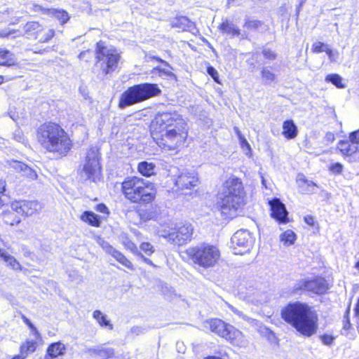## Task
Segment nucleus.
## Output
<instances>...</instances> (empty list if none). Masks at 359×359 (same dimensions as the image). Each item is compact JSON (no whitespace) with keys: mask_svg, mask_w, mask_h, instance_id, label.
<instances>
[{"mask_svg":"<svg viewBox=\"0 0 359 359\" xmlns=\"http://www.w3.org/2000/svg\"><path fill=\"white\" fill-rule=\"evenodd\" d=\"M150 135L161 150L177 151L187 142L189 127L177 111H159L151 122Z\"/></svg>","mask_w":359,"mask_h":359,"instance_id":"1","label":"nucleus"},{"mask_svg":"<svg viewBox=\"0 0 359 359\" xmlns=\"http://www.w3.org/2000/svg\"><path fill=\"white\" fill-rule=\"evenodd\" d=\"M35 139L41 149L57 158L67 156L74 147V141L63 126L56 121H46L35 130Z\"/></svg>","mask_w":359,"mask_h":359,"instance_id":"2","label":"nucleus"},{"mask_svg":"<svg viewBox=\"0 0 359 359\" xmlns=\"http://www.w3.org/2000/svg\"><path fill=\"white\" fill-rule=\"evenodd\" d=\"M280 318L297 332L310 337L317 332L318 316L313 306L300 301L290 302L280 310Z\"/></svg>","mask_w":359,"mask_h":359,"instance_id":"3","label":"nucleus"},{"mask_svg":"<svg viewBox=\"0 0 359 359\" xmlns=\"http://www.w3.org/2000/svg\"><path fill=\"white\" fill-rule=\"evenodd\" d=\"M222 196L217 208L224 219L236 217L246 204V192L242 180L231 175L223 183Z\"/></svg>","mask_w":359,"mask_h":359,"instance_id":"4","label":"nucleus"},{"mask_svg":"<svg viewBox=\"0 0 359 359\" xmlns=\"http://www.w3.org/2000/svg\"><path fill=\"white\" fill-rule=\"evenodd\" d=\"M120 194L130 204L147 205L154 203L157 190L154 184L137 176L126 177L120 182Z\"/></svg>","mask_w":359,"mask_h":359,"instance_id":"5","label":"nucleus"},{"mask_svg":"<svg viewBox=\"0 0 359 359\" xmlns=\"http://www.w3.org/2000/svg\"><path fill=\"white\" fill-rule=\"evenodd\" d=\"M95 66L100 74L107 76L118 72L121 61V53L115 47L109 46L104 41L100 40L95 44Z\"/></svg>","mask_w":359,"mask_h":359,"instance_id":"6","label":"nucleus"},{"mask_svg":"<svg viewBox=\"0 0 359 359\" xmlns=\"http://www.w3.org/2000/svg\"><path fill=\"white\" fill-rule=\"evenodd\" d=\"M161 94L158 83L144 82L128 87L119 96L118 107L125 109L127 107L149 100Z\"/></svg>","mask_w":359,"mask_h":359,"instance_id":"7","label":"nucleus"},{"mask_svg":"<svg viewBox=\"0 0 359 359\" xmlns=\"http://www.w3.org/2000/svg\"><path fill=\"white\" fill-rule=\"evenodd\" d=\"M184 252L189 260L203 269L215 267L222 256L221 250L217 245L205 242L188 248Z\"/></svg>","mask_w":359,"mask_h":359,"instance_id":"8","label":"nucleus"},{"mask_svg":"<svg viewBox=\"0 0 359 359\" xmlns=\"http://www.w3.org/2000/svg\"><path fill=\"white\" fill-rule=\"evenodd\" d=\"M55 34L56 31L52 26L37 20L27 21L23 26L24 36L36 45L50 43Z\"/></svg>","mask_w":359,"mask_h":359,"instance_id":"9","label":"nucleus"},{"mask_svg":"<svg viewBox=\"0 0 359 359\" xmlns=\"http://www.w3.org/2000/svg\"><path fill=\"white\" fill-rule=\"evenodd\" d=\"M332 285V282L325 276L316 275L311 278L299 280L294 287V292L322 296L329 292Z\"/></svg>","mask_w":359,"mask_h":359,"instance_id":"10","label":"nucleus"},{"mask_svg":"<svg viewBox=\"0 0 359 359\" xmlns=\"http://www.w3.org/2000/svg\"><path fill=\"white\" fill-rule=\"evenodd\" d=\"M79 174L85 177L86 180L95 182L102 176L100 154L95 147H90L86 154L84 163Z\"/></svg>","mask_w":359,"mask_h":359,"instance_id":"11","label":"nucleus"},{"mask_svg":"<svg viewBox=\"0 0 359 359\" xmlns=\"http://www.w3.org/2000/svg\"><path fill=\"white\" fill-rule=\"evenodd\" d=\"M194 232L193 224L188 221H183L175 223L165 238L173 245L182 246L192 240Z\"/></svg>","mask_w":359,"mask_h":359,"instance_id":"12","label":"nucleus"},{"mask_svg":"<svg viewBox=\"0 0 359 359\" xmlns=\"http://www.w3.org/2000/svg\"><path fill=\"white\" fill-rule=\"evenodd\" d=\"M205 323L211 332L231 344H234L242 334L241 332L232 325L217 318H210Z\"/></svg>","mask_w":359,"mask_h":359,"instance_id":"13","label":"nucleus"},{"mask_svg":"<svg viewBox=\"0 0 359 359\" xmlns=\"http://www.w3.org/2000/svg\"><path fill=\"white\" fill-rule=\"evenodd\" d=\"M22 319L25 325L30 329L35 337V339H26L19 348V353L15 355L11 359H25L29 354L34 353L39 344L42 342V337L37 328L31 323L25 316H22Z\"/></svg>","mask_w":359,"mask_h":359,"instance_id":"14","label":"nucleus"},{"mask_svg":"<svg viewBox=\"0 0 359 359\" xmlns=\"http://www.w3.org/2000/svg\"><path fill=\"white\" fill-rule=\"evenodd\" d=\"M252 248L250 233L245 230L237 231L231 238V248L234 255H243Z\"/></svg>","mask_w":359,"mask_h":359,"instance_id":"15","label":"nucleus"},{"mask_svg":"<svg viewBox=\"0 0 359 359\" xmlns=\"http://www.w3.org/2000/svg\"><path fill=\"white\" fill-rule=\"evenodd\" d=\"M198 184V178L193 173L182 172L178 175L174 183V190L180 195L191 194Z\"/></svg>","mask_w":359,"mask_h":359,"instance_id":"16","label":"nucleus"},{"mask_svg":"<svg viewBox=\"0 0 359 359\" xmlns=\"http://www.w3.org/2000/svg\"><path fill=\"white\" fill-rule=\"evenodd\" d=\"M270 206V217L279 224H286L290 220L285 205L278 198H273L268 201Z\"/></svg>","mask_w":359,"mask_h":359,"instance_id":"17","label":"nucleus"},{"mask_svg":"<svg viewBox=\"0 0 359 359\" xmlns=\"http://www.w3.org/2000/svg\"><path fill=\"white\" fill-rule=\"evenodd\" d=\"M22 218H27L37 213L41 208L39 203L34 200L15 199L13 201Z\"/></svg>","mask_w":359,"mask_h":359,"instance_id":"18","label":"nucleus"},{"mask_svg":"<svg viewBox=\"0 0 359 359\" xmlns=\"http://www.w3.org/2000/svg\"><path fill=\"white\" fill-rule=\"evenodd\" d=\"M171 28L177 29L180 32H188L194 36L200 34L196 24L186 16H176L170 22Z\"/></svg>","mask_w":359,"mask_h":359,"instance_id":"19","label":"nucleus"},{"mask_svg":"<svg viewBox=\"0 0 359 359\" xmlns=\"http://www.w3.org/2000/svg\"><path fill=\"white\" fill-rule=\"evenodd\" d=\"M1 217L4 223L10 226H18L21 223L22 219L18 209L15 208L13 201L11 202L9 208L2 211Z\"/></svg>","mask_w":359,"mask_h":359,"instance_id":"20","label":"nucleus"},{"mask_svg":"<svg viewBox=\"0 0 359 359\" xmlns=\"http://www.w3.org/2000/svg\"><path fill=\"white\" fill-rule=\"evenodd\" d=\"M122 245L125 247L126 249L130 250L133 254L139 257L143 262L149 265L153 268H156L157 266L154 264L152 261L147 257H146L142 253L138 251L137 245L132 241L128 237H125L122 241Z\"/></svg>","mask_w":359,"mask_h":359,"instance_id":"21","label":"nucleus"},{"mask_svg":"<svg viewBox=\"0 0 359 359\" xmlns=\"http://www.w3.org/2000/svg\"><path fill=\"white\" fill-rule=\"evenodd\" d=\"M18 65L14 53L6 48H0V66L11 67Z\"/></svg>","mask_w":359,"mask_h":359,"instance_id":"22","label":"nucleus"},{"mask_svg":"<svg viewBox=\"0 0 359 359\" xmlns=\"http://www.w3.org/2000/svg\"><path fill=\"white\" fill-rule=\"evenodd\" d=\"M218 29L221 33L227 34L231 37L238 36L241 34V29L228 18L222 20L218 26Z\"/></svg>","mask_w":359,"mask_h":359,"instance_id":"23","label":"nucleus"},{"mask_svg":"<svg viewBox=\"0 0 359 359\" xmlns=\"http://www.w3.org/2000/svg\"><path fill=\"white\" fill-rule=\"evenodd\" d=\"M282 135L286 140H292L297 136L298 128L292 119H286L283 122Z\"/></svg>","mask_w":359,"mask_h":359,"instance_id":"24","label":"nucleus"},{"mask_svg":"<svg viewBox=\"0 0 359 359\" xmlns=\"http://www.w3.org/2000/svg\"><path fill=\"white\" fill-rule=\"evenodd\" d=\"M79 218L82 222L86 223L88 225L95 228L100 227L102 222V217L96 215L93 211L86 210L83 212Z\"/></svg>","mask_w":359,"mask_h":359,"instance_id":"25","label":"nucleus"},{"mask_svg":"<svg viewBox=\"0 0 359 359\" xmlns=\"http://www.w3.org/2000/svg\"><path fill=\"white\" fill-rule=\"evenodd\" d=\"M156 165L153 163H149L146 161H141L137 164V172L143 177H150L156 174Z\"/></svg>","mask_w":359,"mask_h":359,"instance_id":"26","label":"nucleus"},{"mask_svg":"<svg viewBox=\"0 0 359 359\" xmlns=\"http://www.w3.org/2000/svg\"><path fill=\"white\" fill-rule=\"evenodd\" d=\"M111 255L122 266H125L130 271H135V266L133 265L132 262L121 252L114 249L111 252Z\"/></svg>","mask_w":359,"mask_h":359,"instance_id":"27","label":"nucleus"},{"mask_svg":"<svg viewBox=\"0 0 359 359\" xmlns=\"http://www.w3.org/2000/svg\"><path fill=\"white\" fill-rule=\"evenodd\" d=\"M10 166L17 172H24L26 173H28V172L30 173L31 179L35 180L37 177L36 173L34 171H33L25 163H24L21 161L13 160L10 163Z\"/></svg>","mask_w":359,"mask_h":359,"instance_id":"28","label":"nucleus"},{"mask_svg":"<svg viewBox=\"0 0 359 359\" xmlns=\"http://www.w3.org/2000/svg\"><path fill=\"white\" fill-rule=\"evenodd\" d=\"M92 353L98 359H112L115 356V350L113 348L100 347L93 350Z\"/></svg>","mask_w":359,"mask_h":359,"instance_id":"29","label":"nucleus"},{"mask_svg":"<svg viewBox=\"0 0 359 359\" xmlns=\"http://www.w3.org/2000/svg\"><path fill=\"white\" fill-rule=\"evenodd\" d=\"M172 67L170 65V68L168 67H161L160 66H156L154 67L151 70V74H153V76L161 77V78H173L175 76V74L172 72Z\"/></svg>","mask_w":359,"mask_h":359,"instance_id":"30","label":"nucleus"},{"mask_svg":"<svg viewBox=\"0 0 359 359\" xmlns=\"http://www.w3.org/2000/svg\"><path fill=\"white\" fill-rule=\"evenodd\" d=\"M5 262L7 263V265L14 271H21L22 267L20 262L12 255L6 252V251L1 254L0 257Z\"/></svg>","mask_w":359,"mask_h":359,"instance_id":"31","label":"nucleus"},{"mask_svg":"<svg viewBox=\"0 0 359 359\" xmlns=\"http://www.w3.org/2000/svg\"><path fill=\"white\" fill-rule=\"evenodd\" d=\"M93 317L96 320L100 327H107L109 330L113 329V325L107 319V316L100 310L94 311L93 313Z\"/></svg>","mask_w":359,"mask_h":359,"instance_id":"32","label":"nucleus"},{"mask_svg":"<svg viewBox=\"0 0 359 359\" xmlns=\"http://www.w3.org/2000/svg\"><path fill=\"white\" fill-rule=\"evenodd\" d=\"M260 76L265 83H271L276 80V74L273 72L271 67H264L260 70Z\"/></svg>","mask_w":359,"mask_h":359,"instance_id":"33","label":"nucleus"},{"mask_svg":"<svg viewBox=\"0 0 359 359\" xmlns=\"http://www.w3.org/2000/svg\"><path fill=\"white\" fill-rule=\"evenodd\" d=\"M57 19L61 25L67 23L69 20L68 13L63 9H52L48 12Z\"/></svg>","mask_w":359,"mask_h":359,"instance_id":"34","label":"nucleus"},{"mask_svg":"<svg viewBox=\"0 0 359 359\" xmlns=\"http://www.w3.org/2000/svg\"><path fill=\"white\" fill-rule=\"evenodd\" d=\"M280 238L285 245L290 246L294 243L297 236L293 231L287 229L280 234Z\"/></svg>","mask_w":359,"mask_h":359,"instance_id":"35","label":"nucleus"},{"mask_svg":"<svg viewBox=\"0 0 359 359\" xmlns=\"http://www.w3.org/2000/svg\"><path fill=\"white\" fill-rule=\"evenodd\" d=\"M325 81L327 83H331L332 84H333L334 86L339 89L344 88L346 86V85L343 83L342 78L338 74H327L325 78Z\"/></svg>","mask_w":359,"mask_h":359,"instance_id":"36","label":"nucleus"},{"mask_svg":"<svg viewBox=\"0 0 359 359\" xmlns=\"http://www.w3.org/2000/svg\"><path fill=\"white\" fill-rule=\"evenodd\" d=\"M9 198V195L6 193V182L4 180H0V208L7 204Z\"/></svg>","mask_w":359,"mask_h":359,"instance_id":"37","label":"nucleus"},{"mask_svg":"<svg viewBox=\"0 0 359 359\" xmlns=\"http://www.w3.org/2000/svg\"><path fill=\"white\" fill-rule=\"evenodd\" d=\"M263 25V22L258 20H246L243 24V27L247 29L248 31H256L262 25Z\"/></svg>","mask_w":359,"mask_h":359,"instance_id":"38","label":"nucleus"},{"mask_svg":"<svg viewBox=\"0 0 359 359\" xmlns=\"http://www.w3.org/2000/svg\"><path fill=\"white\" fill-rule=\"evenodd\" d=\"M246 62L252 71L257 68V65L259 62L258 53H250V57L246 60Z\"/></svg>","mask_w":359,"mask_h":359,"instance_id":"39","label":"nucleus"},{"mask_svg":"<svg viewBox=\"0 0 359 359\" xmlns=\"http://www.w3.org/2000/svg\"><path fill=\"white\" fill-rule=\"evenodd\" d=\"M140 248L147 256H151L155 251L154 246L149 242L141 243Z\"/></svg>","mask_w":359,"mask_h":359,"instance_id":"40","label":"nucleus"},{"mask_svg":"<svg viewBox=\"0 0 359 359\" xmlns=\"http://www.w3.org/2000/svg\"><path fill=\"white\" fill-rule=\"evenodd\" d=\"M135 212L139 216L141 221L147 222L148 220H150L152 217L151 212L148 210H144L137 208H136Z\"/></svg>","mask_w":359,"mask_h":359,"instance_id":"41","label":"nucleus"},{"mask_svg":"<svg viewBox=\"0 0 359 359\" xmlns=\"http://www.w3.org/2000/svg\"><path fill=\"white\" fill-rule=\"evenodd\" d=\"M262 54L264 59L267 60H274L277 58V53L276 51L271 48H263L262 50Z\"/></svg>","mask_w":359,"mask_h":359,"instance_id":"42","label":"nucleus"},{"mask_svg":"<svg viewBox=\"0 0 359 359\" xmlns=\"http://www.w3.org/2000/svg\"><path fill=\"white\" fill-rule=\"evenodd\" d=\"M207 73L212 78L213 81L218 83L221 84V81L219 77V74L217 69L211 65H208L207 67Z\"/></svg>","mask_w":359,"mask_h":359,"instance_id":"43","label":"nucleus"},{"mask_svg":"<svg viewBox=\"0 0 359 359\" xmlns=\"http://www.w3.org/2000/svg\"><path fill=\"white\" fill-rule=\"evenodd\" d=\"M328 170L334 175H339L343 172V165L341 163L336 162L329 166Z\"/></svg>","mask_w":359,"mask_h":359,"instance_id":"44","label":"nucleus"},{"mask_svg":"<svg viewBox=\"0 0 359 359\" xmlns=\"http://www.w3.org/2000/svg\"><path fill=\"white\" fill-rule=\"evenodd\" d=\"M79 58L80 59L81 61L86 62V63L90 62L91 58H92L91 50L89 49L83 50L82 52L80 53V54L79 55Z\"/></svg>","mask_w":359,"mask_h":359,"instance_id":"45","label":"nucleus"},{"mask_svg":"<svg viewBox=\"0 0 359 359\" xmlns=\"http://www.w3.org/2000/svg\"><path fill=\"white\" fill-rule=\"evenodd\" d=\"M326 46H327L324 43L317 41L312 45L311 51L316 54L320 53L324 51V49L326 48Z\"/></svg>","mask_w":359,"mask_h":359,"instance_id":"46","label":"nucleus"},{"mask_svg":"<svg viewBox=\"0 0 359 359\" xmlns=\"http://www.w3.org/2000/svg\"><path fill=\"white\" fill-rule=\"evenodd\" d=\"M320 339L325 345L330 346L333 344L335 337L331 334H324L320 336Z\"/></svg>","mask_w":359,"mask_h":359,"instance_id":"47","label":"nucleus"},{"mask_svg":"<svg viewBox=\"0 0 359 359\" xmlns=\"http://www.w3.org/2000/svg\"><path fill=\"white\" fill-rule=\"evenodd\" d=\"M95 209L98 212L105 214L106 215H109V211L108 208L103 203L97 204L95 206Z\"/></svg>","mask_w":359,"mask_h":359,"instance_id":"48","label":"nucleus"},{"mask_svg":"<svg viewBox=\"0 0 359 359\" xmlns=\"http://www.w3.org/2000/svg\"><path fill=\"white\" fill-rule=\"evenodd\" d=\"M304 221L310 226H314L316 224V220L313 215H308L304 217Z\"/></svg>","mask_w":359,"mask_h":359,"instance_id":"49","label":"nucleus"},{"mask_svg":"<svg viewBox=\"0 0 359 359\" xmlns=\"http://www.w3.org/2000/svg\"><path fill=\"white\" fill-rule=\"evenodd\" d=\"M151 60H154V61H156V62H157L158 63L162 64L163 65V67H168V68L170 67V65L167 61L163 60L162 58H161L158 56H151Z\"/></svg>","mask_w":359,"mask_h":359,"instance_id":"50","label":"nucleus"},{"mask_svg":"<svg viewBox=\"0 0 359 359\" xmlns=\"http://www.w3.org/2000/svg\"><path fill=\"white\" fill-rule=\"evenodd\" d=\"M355 316L359 318V297L354 309Z\"/></svg>","mask_w":359,"mask_h":359,"instance_id":"51","label":"nucleus"},{"mask_svg":"<svg viewBox=\"0 0 359 359\" xmlns=\"http://www.w3.org/2000/svg\"><path fill=\"white\" fill-rule=\"evenodd\" d=\"M324 51L326 53V54L329 56V57H332V55H333V52L332 50V49L330 48H325L324 49Z\"/></svg>","mask_w":359,"mask_h":359,"instance_id":"52","label":"nucleus"},{"mask_svg":"<svg viewBox=\"0 0 359 359\" xmlns=\"http://www.w3.org/2000/svg\"><path fill=\"white\" fill-rule=\"evenodd\" d=\"M203 359H223L221 357L215 356V355H208L205 357Z\"/></svg>","mask_w":359,"mask_h":359,"instance_id":"53","label":"nucleus"},{"mask_svg":"<svg viewBox=\"0 0 359 359\" xmlns=\"http://www.w3.org/2000/svg\"><path fill=\"white\" fill-rule=\"evenodd\" d=\"M354 267L359 271V260L355 263Z\"/></svg>","mask_w":359,"mask_h":359,"instance_id":"54","label":"nucleus"},{"mask_svg":"<svg viewBox=\"0 0 359 359\" xmlns=\"http://www.w3.org/2000/svg\"><path fill=\"white\" fill-rule=\"evenodd\" d=\"M4 82V77L2 75H0V85Z\"/></svg>","mask_w":359,"mask_h":359,"instance_id":"55","label":"nucleus"},{"mask_svg":"<svg viewBox=\"0 0 359 359\" xmlns=\"http://www.w3.org/2000/svg\"><path fill=\"white\" fill-rule=\"evenodd\" d=\"M5 252L4 250L0 248V257L1 256V254H3Z\"/></svg>","mask_w":359,"mask_h":359,"instance_id":"56","label":"nucleus"},{"mask_svg":"<svg viewBox=\"0 0 359 359\" xmlns=\"http://www.w3.org/2000/svg\"><path fill=\"white\" fill-rule=\"evenodd\" d=\"M202 40L204 41H206L205 39H204L203 37L202 38Z\"/></svg>","mask_w":359,"mask_h":359,"instance_id":"57","label":"nucleus"}]
</instances>
